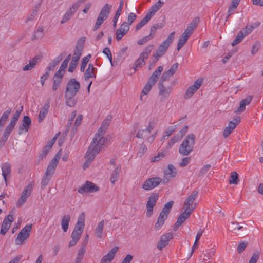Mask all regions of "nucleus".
<instances>
[{"instance_id":"2","label":"nucleus","mask_w":263,"mask_h":263,"mask_svg":"<svg viewBox=\"0 0 263 263\" xmlns=\"http://www.w3.org/2000/svg\"><path fill=\"white\" fill-rule=\"evenodd\" d=\"M84 216V213L80 215L74 229L71 233V237L72 239L69 241V247L75 245L81 238L85 226Z\"/></svg>"},{"instance_id":"29","label":"nucleus","mask_w":263,"mask_h":263,"mask_svg":"<svg viewBox=\"0 0 263 263\" xmlns=\"http://www.w3.org/2000/svg\"><path fill=\"white\" fill-rule=\"evenodd\" d=\"M252 97L251 96H247L245 99L242 100L239 104V107L235 111L236 113L240 114L246 108V106L249 105L252 101Z\"/></svg>"},{"instance_id":"27","label":"nucleus","mask_w":263,"mask_h":263,"mask_svg":"<svg viewBox=\"0 0 263 263\" xmlns=\"http://www.w3.org/2000/svg\"><path fill=\"white\" fill-rule=\"evenodd\" d=\"M163 67L162 66H158L150 77L148 81L152 83V84L155 85L163 71Z\"/></svg>"},{"instance_id":"47","label":"nucleus","mask_w":263,"mask_h":263,"mask_svg":"<svg viewBox=\"0 0 263 263\" xmlns=\"http://www.w3.org/2000/svg\"><path fill=\"white\" fill-rule=\"evenodd\" d=\"M154 85V84H152V83H151L148 81H147V83L144 86L143 90L141 93V96H140L141 100H142V95H147Z\"/></svg>"},{"instance_id":"18","label":"nucleus","mask_w":263,"mask_h":263,"mask_svg":"<svg viewBox=\"0 0 263 263\" xmlns=\"http://www.w3.org/2000/svg\"><path fill=\"white\" fill-rule=\"evenodd\" d=\"M110 118H108V117L103 121L100 127L98 129L97 133L96 134L95 137L99 139H105L104 135L110 124Z\"/></svg>"},{"instance_id":"20","label":"nucleus","mask_w":263,"mask_h":263,"mask_svg":"<svg viewBox=\"0 0 263 263\" xmlns=\"http://www.w3.org/2000/svg\"><path fill=\"white\" fill-rule=\"evenodd\" d=\"M198 192L197 191H194L192 192L191 195L187 197L184 201V205L186 206V210L189 211L190 209H193V211L196 207V205L193 206L192 205L195 200L197 197Z\"/></svg>"},{"instance_id":"44","label":"nucleus","mask_w":263,"mask_h":263,"mask_svg":"<svg viewBox=\"0 0 263 263\" xmlns=\"http://www.w3.org/2000/svg\"><path fill=\"white\" fill-rule=\"evenodd\" d=\"M239 182L238 174L235 172H232L229 178V183L230 184H237Z\"/></svg>"},{"instance_id":"39","label":"nucleus","mask_w":263,"mask_h":263,"mask_svg":"<svg viewBox=\"0 0 263 263\" xmlns=\"http://www.w3.org/2000/svg\"><path fill=\"white\" fill-rule=\"evenodd\" d=\"M166 219L167 217H166V216L160 214L157 219V221L155 224V230L156 231L160 230L164 224Z\"/></svg>"},{"instance_id":"1","label":"nucleus","mask_w":263,"mask_h":263,"mask_svg":"<svg viewBox=\"0 0 263 263\" xmlns=\"http://www.w3.org/2000/svg\"><path fill=\"white\" fill-rule=\"evenodd\" d=\"M105 141V139H99L94 137L85 155V161L83 165L84 169L87 168L90 165L96 155L100 152Z\"/></svg>"},{"instance_id":"11","label":"nucleus","mask_w":263,"mask_h":263,"mask_svg":"<svg viewBox=\"0 0 263 263\" xmlns=\"http://www.w3.org/2000/svg\"><path fill=\"white\" fill-rule=\"evenodd\" d=\"M100 188L95 183L87 181L80 187L79 188L78 192L81 194L88 193H94L99 191Z\"/></svg>"},{"instance_id":"49","label":"nucleus","mask_w":263,"mask_h":263,"mask_svg":"<svg viewBox=\"0 0 263 263\" xmlns=\"http://www.w3.org/2000/svg\"><path fill=\"white\" fill-rule=\"evenodd\" d=\"M189 38V37L187 36H186L182 34L177 44V49L178 51H179L183 46Z\"/></svg>"},{"instance_id":"34","label":"nucleus","mask_w":263,"mask_h":263,"mask_svg":"<svg viewBox=\"0 0 263 263\" xmlns=\"http://www.w3.org/2000/svg\"><path fill=\"white\" fill-rule=\"evenodd\" d=\"M86 244L83 243L78 251V255L75 259L74 263H81V261L84 257V253L86 251Z\"/></svg>"},{"instance_id":"40","label":"nucleus","mask_w":263,"mask_h":263,"mask_svg":"<svg viewBox=\"0 0 263 263\" xmlns=\"http://www.w3.org/2000/svg\"><path fill=\"white\" fill-rule=\"evenodd\" d=\"M104 222L103 220L100 221L96 227L95 231V235L97 238H101L104 228Z\"/></svg>"},{"instance_id":"26","label":"nucleus","mask_w":263,"mask_h":263,"mask_svg":"<svg viewBox=\"0 0 263 263\" xmlns=\"http://www.w3.org/2000/svg\"><path fill=\"white\" fill-rule=\"evenodd\" d=\"M164 182H167L170 178L174 177L176 175L175 168L172 164L168 165L167 170L164 171Z\"/></svg>"},{"instance_id":"50","label":"nucleus","mask_w":263,"mask_h":263,"mask_svg":"<svg viewBox=\"0 0 263 263\" xmlns=\"http://www.w3.org/2000/svg\"><path fill=\"white\" fill-rule=\"evenodd\" d=\"M157 124V121L154 119L149 120L148 122V126L145 129L148 134H150Z\"/></svg>"},{"instance_id":"21","label":"nucleus","mask_w":263,"mask_h":263,"mask_svg":"<svg viewBox=\"0 0 263 263\" xmlns=\"http://www.w3.org/2000/svg\"><path fill=\"white\" fill-rule=\"evenodd\" d=\"M118 250V247L116 246L114 247L106 255L104 256L102 258L100 263H110L111 261L113 260Z\"/></svg>"},{"instance_id":"58","label":"nucleus","mask_w":263,"mask_h":263,"mask_svg":"<svg viewBox=\"0 0 263 263\" xmlns=\"http://www.w3.org/2000/svg\"><path fill=\"white\" fill-rule=\"evenodd\" d=\"M136 17L137 16L135 13L132 12L129 13L127 17V22H126L129 26L134 22Z\"/></svg>"},{"instance_id":"22","label":"nucleus","mask_w":263,"mask_h":263,"mask_svg":"<svg viewBox=\"0 0 263 263\" xmlns=\"http://www.w3.org/2000/svg\"><path fill=\"white\" fill-rule=\"evenodd\" d=\"M31 123V120L30 117L28 116H25L22 120V124L19 126L18 134H22L24 131L28 132Z\"/></svg>"},{"instance_id":"30","label":"nucleus","mask_w":263,"mask_h":263,"mask_svg":"<svg viewBox=\"0 0 263 263\" xmlns=\"http://www.w3.org/2000/svg\"><path fill=\"white\" fill-rule=\"evenodd\" d=\"M260 25L259 22H255L253 24L247 25L245 28L240 30V32L242 33V35L245 37L250 34L254 28L258 27Z\"/></svg>"},{"instance_id":"60","label":"nucleus","mask_w":263,"mask_h":263,"mask_svg":"<svg viewBox=\"0 0 263 263\" xmlns=\"http://www.w3.org/2000/svg\"><path fill=\"white\" fill-rule=\"evenodd\" d=\"M199 22V18L198 17H195L190 24V25L187 27H190L192 28V30H194V29L197 26V25Z\"/></svg>"},{"instance_id":"10","label":"nucleus","mask_w":263,"mask_h":263,"mask_svg":"<svg viewBox=\"0 0 263 263\" xmlns=\"http://www.w3.org/2000/svg\"><path fill=\"white\" fill-rule=\"evenodd\" d=\"M79 7L80 2L73 3L72 6L66 11L63 16L60 22L61 24H63L68 22L77 12Z\"/></svg>"},{"instance_id":"52","label":"nucleus","mask_w":263,"mask_h":263,"mask_svg":"<svg viewBox=\"0 0 263 263\" xmlns=\"http://www.w3.org/2000/svg\"><path fill=\"white\" fill-rule=\"evenodd\" d=\"M245 37L244 35H242V32H239L237 35L236 36L235 39L232 43V45L233 46H235L239 43H240Z\"/></svg>"},{"instance_id":"4","label":"nucleus","mask_w":263,"mask_h":263,"mask_svg":"<svg viewBox=\"0 0 263 263\" xmlns=\"http://www.w3.org/2000/svg\"><path fill=\"white\" fill-rule=\"evenodd\" d=\"M175 32L174 31L172 32L167 39L162 43L156 50V53L153 55V57L157 61L159 58L162 56L167 51L170 45L172 43L175 37Z\"/></svg>"},{"instance_id":"31","label":"nucleus","mask_w":263,"mask_h":263,"mask_svg":"<svg viewBox=\"0 0 263 263\" xmlns=\"http://www.w3.org/2000/svg\"><path fill=\"white\" fill-rule=\"evenodd\" d=\"M163 4L164 2H161L160 0H159L151 7L146 15L152 18L155 13L159 10Z\"/></svg>"},{"instance_id":"42","label":"nucleus","mask_w":263,"mask_h":263,"mask_svg":"<svg viewBox=\"0 0 263 263\" xmlns=\"http://www.w3.org/2000/svg\"><path fill=\"white\" fill-rule=\"evenodd\" d=\"M154 46L153 45H149L147 46L140 54V56L143 59H146L148 57L151 51L153 50Z\"/></svg>"},{"instance_id":"16","label":"nucleus","mask_w":263,"mask_h":263,"mask_svg":"<svg viewBox=\"0 0 263 263\" xmlns=\"http://www.w3.org/2000/svg\"><path fill=\"white\" fill-rule=\"evenodd\" d=\"M173 238V234L172 232L165 233L162 235L157 245L158 249L161 251L168 244L169 241L172 239Z\"/></svg>"},{"instance_id":"43","label":"nucleus","mask_w":263,"mask_h":263,"mask_svg":"<svg viewBox=\"0 0 263 263\" xmlns=\"http://www.w3.org/2000/svg\"><path fill=\"white\" fill-rule=\"evenodd\" d=\"M65 97L66 98V104L69 107H72L74 106L76 103V101L75 99L73 98L74 97V95H71L69 96L67 94H65Z\"/></svg>"},{"instance_id":"9","label":"nucleus","mask_w":263,"mask_h":263,"mask_svg":"<svg viewBox=\"0 0 263 263\" xmlns=\"http://www.w3.org/2000/svg\"><path fill=\"white\" fill-rule=\"evenodd\" d=\"M33 189L32 184L29 183L23 190L18 200L16 202L17 207L22 206L27 201V198L31 195Z\"/></svg>"},{"instance_id":"7","label":"nucleus","mask_w":263,"mask_h":263,"mask_svg":"<svg viewBox=\"0 0 263 263\" xmlns=\"http://www.w3.org/2000/svg\"><path fill=\"white\" fill-rule=\"evenodd\" d=\"M80 89V83L74 78L71 79L67 83L65 94H67L69 96H75L79 92Z\"/></svg>"},{"instance_id":"38","label":"nucleus","mask_w":263,"mask_h":263,"mask_svg":"<svg viewBox=\"0 0 263 263\" xmlns=\"http://www.w3.org/2000/svg\"><path fill=\"white\" fill-rule=\"evenodd\" d=\"M70 217L69 215H65L63 216L61 220V227L64 232H67L69 223L70 222Z\"/></svg>"},{"instance_id":"23","label":"nucleus","mask_w":263,"mask_h":263,"mask_svg":"<svg viewBox=\"0 0 263 263\" xmlns=\"http://www.w3.org/2000/svg\"><path fill=\"white\" fill-rule=\"evenodd\" d=\"M50 107V99L47 100L40 110L38 115L39 122H42L45 118Z\"/></svg>"},{"instance_id":"12","label":"nucleus","mask_w":263,"mask_h":263,"mask_svg":"<svg viewBox=\"0 0 263 263\" xmlns=\"http://www.w3.org/2000/svg\"><path fill=\"white\" fill-rule=\"evenodd\" d=\"M158 194L153 193L151 195L148 199V201L146 204L147 211L146 213V216L147 217H150L153 212V208L156 205L157 201L158 199Z\"/></svg>"},{"instance_id":"64","label":"nucleus","mask_w":263,"mask_h":263,"mask_svg":"<svg viewBox=\"0 0 263 263\" xmlns=\"http://www.w3.org/2000/svg\"><path fill=\"white\" fill-rule=\"evenodd\" d=\"M11 112V109L10 108L7 109L6 111H5L2 116H1V118L2 120H3V122H5L7 119L8 118V117L9 115L10 114Z\"/></svg>"},{"instance_id":"36","label":"nucleus","mask_w":263,"mask_h":263,"mask_svg":"<svg viewBox=\"0 0 263 263\" xmlns=\"http://www.w3.org/2000/svg\"><path fill=\"white\" fill-rule=\"evenodd\" d=\"M193 212V209H190L189 211L184 210V212L182 213L178 218L177 221L181 225L190 217L191 214Z\"/></svg>"},{"instance_id":"19","label":"nucleus","mask_w":263,"mask_h":263,"mask_svg":"<svg viewBox=\"0 0 263 263\" xmlns=\"http://www.w3.org/2000/svg\"><path fill=\"white\" fill-rule=\"evenodd\" d=\"M129 30V25L126 22H123L120 28L116 30V38L119 41L128 32Z\"/></svg>"},{"instance_id":"51","label":"nucleus","mask_w":263,"mask_h":263,"mask_svg":"<svg viewBox=\"0 0 263 263\" xmlns=\"http://www.w3.org/2000/svg\"><path fill=\"white\" fill-rule=\"evenodd\" d=\"M144 60L141 56H139V58L135 61L134 64L135 70L141 68L143 64H144Z\"/></svg>"},{"instance_id":"57","label":"nucleus","mask_w":263,"mask_h":263,"mask_svg":"<svg viewBox=\"0 0 263 263\" xmlns=\"http://www.w3.org/2000/svg\"><path fill=\"white\" fill-rule=\"evenodd\" d=\"M38 7L36 6L35 9H34L30 14L28 16L27 18L26 22L34 20L36 16L37 13Z\"/></svg>"},{"instance_id":"35","label":"nucleus","mask_w":263,"mask_h":263,"mask_svg":"<svg viewBox=\"0 0 263 263\" xmlns=\"http://www.w3.org/2000/svg\"><path fill=\"white\" fill-rule=\"evenodd\" d=\"M39 58L37 57H35L31 59L28 64L25 66L23 68V71H29L32 69L39 62Z\"/></svg>"},{"instance_id":"37","label":"nucleus","mask_w":263,"mask_h":263,"mask_svg":"<svg viewBox=\"0 0 263 263\" xmlns=\"http://www.w3.org/2000/svg\"><path fill=\"white\" fill-rule=\"evenodd\" d=\"M58 163L55 160L54 161L52 160L49 164L45 174L52 176L54 173Z\"/></svg>"},{"instance_id":"24","label":"nucleus","mask_w":263,"mask_h":263,"mask_svg":"<svg viewBox=\"0 0 263 263\" xmlns=\"http://www.w3.org/2000/svg\"><path fill=\"white\" fill-rule=\"evenodd\" d=\"M97 71V69L92 64H89L84 73L85 80L87 81L91 78H96Z\"/></svg>"},{"instance_id":"15","label":"nucleus","mask_w":263,"mask_h":263,"mask_svg":"<svg viewBox=\"0 0 263 263\" xmlns=\"http://www.w3.org/2000/svg\"><path fill=\"white\" fill-rule=\"evenodd\" d=\"M160 177H153L147 179L142 185V189L145 191L151 190L157 187L162 182Z\"/></svg>"},{"instance_id":"56","label":"nucleus","mask_w":263,"mask_h":263,"mask_svg":"<svg viewBox=\"0 0 263 263\" xmlns=\"http://www.w3.org/2000/svg\"><path fill=\"white\" fill-rule=\"evenodd\" d=\"M103 53L107 56L111 64L112 65V55L110 49L108 47H105L103 50Z\"/></svg>"},{"instance_id":"41","label":"nucleus","mask_w":263,"mask_h":263,"mask_svg":"<svg viewBox=\"0 0 263 263\" xmlns=\"http://www.w3.org/2000/svg\"><path fill=\"white\" fill-rule=\"evenodd\" d=\"M120 170L121 168L120 167L117 166L114 170L112 174L111 175L110 180L112 184H114L115 182L118 180L119 177Z\"/></svg>"},{"instance_id":"61","label":"nucleus","mask_w":263,"mask_h":263,"mask_svg":"<svg viewBox=\"0 0 263 263\" xmlns=\"http://www.w3.org/2000/svg\"><path fill=\"white\" fill-rule=\"evenodd\" d=\"M199 22V18L198 17H195L190 24V25L187 27H190L192 28V30H194V29L197 26V25Z\"/></svg>"},{"instance_id":"14","label":"nucleus","mask_w":263,"mask_h":263,"mask_svg":"<svg viewBox=\"0 0 263 263\" xmlns=\"http://www.w3.org/2000/svg\"><path fill=\"white\" fill-rule=\"evenodd\" d=\"M240 121V118L238 116L233 118V121H230L228 126L224 128L222 135L224 138H227L236 128Z\"/></svg>"},{"instance_id":"8","label":"nucleus","mask_w":263,"mask_h":263,"mask_svg":"<svg viewBox=\"0 0 263 263\" xmlns=\"http://www.w3.org/2000/svg\"><path fill=\"white\" fill-rule=\"evenodd\" d=\"M15 214V209H12L8 216L5 218L2 224L0 234L4 235L11 227V223L14 220L13 215Z\"/></svg>"},{"instance_id":"25","label":"nucleus","mask_w":263,"mask_h":263,"mask_svg":"<svg viewBox=\"0 0 263 263\" xmlns=\"http://www.w3.org/2000/svg\"><path fill=\"white\" fill-rule=\"evenodd\" d=\"M66 55L65 53H62L59 56L57 57L49 64L46 70L50 72L53 71L58 64L63 60V57Z\"/></svg>"},{"instance_id":"28","label":"nucleus","mask_w":263,"mask_h":263,"mask_svg":"<svg viewBox=\"0 0 263 263\" xmlns=\"http://www.w3.org/2000/svg\"><path fill=\"white\" fill-rule=\"evenodd\" d=\"M1 168L6 185H7V177L10 175L11 166L9 163H5L2 164Z\"/></svg>"},{"instance_id":"32","label":"nucleus","mask_w":263,"mask_h":263,"mask_svg":"<svg viewBox=\"0 0 263 263\" xmlns=\"http://www.w3.org/2000/svg\"><path fill=\"white\" fill-rule=\"evenodd\" d=\"M124 5V0H120V4L119 7L116 11L115 15L113 18V27L114 28L116 27L117 23L120 16L121 15Z\"/></svg>"},{"instance_id":"33","label":"nucleus","mask_w":263,"mask_h":263,"mask_svg":"<svg viewBox=\"0 0 263 263\" xmlns=\"http://www.w3.org/2000/svg\"><path fill=\"white\" fill-rule=\"evenodd\" d=\"M83 49V45L78 43L76 46V49L72 60H75L76 61L78 62L79 59L82 54Z\"/></svg>"},{"instance_id":"48","label":"nucleus","mask_w":263,"mask_h":263,"mask_svg":"<svg viewBox=\"0 0 263 263\" xmlns=\"http://www.w3.org/2000/svg\"><path fill=\"white\" fill-rule=\"evenodd\" d=\"M91 58V55L88 54L87 56L84 57L82 59L81 64V67H80V71L81 72H84L85 70V69L86 68L87 64L88 63L89 61L90 60V59Z\"/></svg>"},{"instance_id":"5","label":"nucleus","mask_w":263,"mask_h":263,"mask_svg":"<svg viewBox=\"0 0 263 263\" xmlns=\"http://www.w3.org/2000/svg\"><path fill=\"white\" fill-rule=\"evenodd\" d=\"M111 8V5L108 4H106L104 5V6L102 8L99 14V16L97 19V21L93 27L94 31L97 30L103 24L104 21L107 19L110 13Z\"/></svg>"},{"instance_id":"13","label":"nucleus","mask_w":263,"mask_h":263,"mask_svg":"<svg viewBox=\"0 0 263 263\" xmlns=\"http://www.w3.org/2000/svg\"><path fill=\"white\" fill-rule=\"evenodd\" d=\"M203 83L202 79H197L193 84V85L190 86L186 90L184 95V98L185 99H189L191 98L193 95L199 89Z\"/></svg>"},{"instance_id":"59","label":"nucleus","mask_w":263,"mask_h":263,"mask_svg":"<svg viewBox=\"0 0 263 263\" xmlns=\"http://www.w3.org/2000/svg\"><path fill=\"white\" fill-rule=\"evenodd\" d=\"M176 129V126H171L168 127L167 129L165 130L164 133V137L165 136H170L173 133H174Z\"/></svg>"},{"instance_id":"55","label":"nucleus","mask_w":263,"mask_h":263,"mask_svg":"<svg viewBox=\"0 0 263 263\" xmlns=\"http://www.w3.org/2000/svg\"><path fill=\"white\" fill-rule=\"evenodd\" d=\"M171 77L172 76L166 71L163 73L159 82L164 83L165 81H168Z\"/></svg>"},{"instance_id":"63","label":"nucleus","mask_w":263,"mask_h":263,"mask_svg":"<svg viewBox=\"0 0 263 263\" xmlns=\"http://www.w3.org/2000/svg\"><path fill=\"white\" fill-rule=\"evenodd\" d=\"M211 167V165L206 164L203 166L200 170L198 176H201L205 174Z\"/></svg>"},{"instance_id":"62","label":"nucleus","mask_w":263,"mask_h":263,"mask_svg":"<svg viewBox=\"0 0 263 263\" xmlns=\"http://www.w3.org/2000/svg\"><path fill=\"white\" fill-rule=\"evenodd\" d=\"M178 63H176L174 64L171 66V67L168 70H167V71L169 74H170L172 76H173L174 74V73L176 72V71L178 68Z\"/></svg>"},{"instance_id":"17","label":"nucleus","mask_w":263,"mask_h":263,"mask_svg":"<svg viewBox=\"0 0 263 263\" xmlns=\"http://www.w3.org/2000/svg\"><path fill=\"white\" fill-rule=\"evenodd\" d=\"M159 95L161 96V100H164L168 98L172 92L173 88L172 86L166 87L164 83L159 82Z\"/></svg>"},{"instance_id":"54","label":"nucleus","mask_w":263,"mask_h":263,"mask_svg":"<svg viewBox=\"0 0 263 263\" xmlns=\"http://www.w3.org/2000/svg\"><path fill=\"white\" fill-rule=\"evenodd\" d=\"M214 254V252L213 251H211L209 253L204 254L203 259L205 261V263H211L210 260L212 259V257Z\"/></svg>"},{"instance_id":"53","label":"nucleus","mask_w":263,"mask_h":263,"mask_svg":"<svg viewBox=\"0 0 263 263\" xmlns=\"http://www.w3.org/2000/svg\"><path fill=\"white\" fill-rule=\"evenodd\" d=\"M16 124L10 122L9 124L6 127L4 134L9 136L13 130Z\"/></svg>"},{"instance_id":"6","label":"nucleus","mask_w":263,"mask_h":263,"mask_svg":"<svg viewBox=\"0 0 263 263\" xmlns=\"http://www.w3.org/2000/svg\"><path fill=\"white\" fill-rule=\"evenodd\" d=\"M32 230V224H27L19 232L15 239V242L17 245H22L29 237Z\"/></svg>"},{"instance_id":"3","label":"nucleus","mask_w":263,"mask_h":263,"mask_svg":"<svg viewBox=\"0 0 263 263\" xmlns=\"http://www.w3.org/2000/svg\"><path fill=\"white\" fill-rule=\"evenodd\" d=\"M195 140V136L193 134L188 135L179 147V153L182 156L189 155L193 150Z\"/></svg>"},{"instance_id":"45","label":"nucleus","mask_w":263,"mask_h":263,"mask_svg":"<svg viewBox=\"0 0 263 263\" xmlns=\"http://www.w3.org/2000/svg\"><path fill=\"white\" fill-rule=\"evenodd\" d=\"M151 18L150 17L146 14L145 16L136 25L135 28L136 31L140 30L151 20Z\"/></svg>"},{"instance_id":"46","label":"nucleus","mask_w":263,"mask_h":263,"mask_svg":"<svg viewBox=\"0 0 263 263\" xmlns=\"http://www.w3.org/2000/svg\"><path fill=\"white\" fill-rule=\"evenodd\" d=\"M51 176H49L46 174H44L43 177L42 179L41 182L42 189H43V190L45 189L46 186L49 183V182L51 179Z\"/></svg>"}]
</instances>
